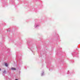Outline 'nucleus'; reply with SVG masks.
<instances>
[{
	"label": "nucleus",
	"instance_id": "obj_1",
	"mask_svg": "<svg viewBox=\"0 0 80 80\" xmlns=\"http://www.w3.org/2000/svg\"><path fill=\"white\" fill-rule=\"evenodd\" d=\"M11 69L12 70H16V68H12Z\"/></svg>",
	"mask_w": 80,
	"mask_h": 80
},
{
	"label": "nucleus",
	"instance_id": "obj_2",
	"mask_svg": "<svg viewBox=\"0 0 80 80\" xmlns=\"http://www.w3.org/2000/svg\"><path fill=\"white\" fill-rule=\"evenodd\" d=\"M5 66L6 67H8V64L7 63H5Z\"/></svg>",
	"mask_w": 80,
	"mask_h": 80
},
{
	"label": "nucleus",
	"instance_id": "obj_3",
	"mask_svg": "<svg viewBox=\"0 0 80 80\" xmlns=\"http://www.w3.org/2000/svg\"><path fill=\"white\" fill-rule=\"evenodd\" d=\"M5 72H6V71H5V70H4L3 72V73H5Z\"/></svg>",
	"mask_w": 80,
	"mask_h": 80
},
{
	"label": "nucleus",
	"instance_id": "obj_4",
	"mask_svg": "<svg viewBox=\"0 0 80 80\" xmlns=\"http://www.w3.org/2000/svg\"><path fill=\"white\" fill-rule=\"evenodd\" d=\"M0 70H1V69H0Z\"/></svg>",
	"mask_w": 80,
	"mask_h": 80
}]
</instances>
